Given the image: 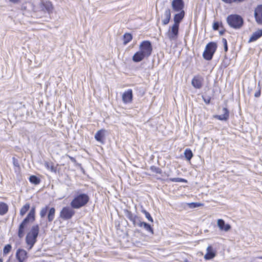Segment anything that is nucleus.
<instances>
[{"label":"nucleus","instance_id":"obj_1","mask_svg":"<svg viewBox=\"0 0 262 262\" xmlns=\"http://www.w3.org/2000/svg\"><path fill=\"white\" fill-rule=\"evenodd\" d=\"M185 11L177 12L174 15V24L170 26L168 31L166 33V35L170 40H176L179 34V25L181 21L185 16Z\"/></svg>","mask_w":262,"mask_h":262},{"label":"nucleus","instance_id":"obj_2","mask_svg":"<svg viewBox=\"0 0 262 262\" xmlns=\"http://www.w3.org/2000/svg\"><path fill=\"white\" fill-rule=\"evenodd\" d=\"M35 207H33L31 209L27 216L20 224L18 230V236L19 238H21L24 236L25 229L27 227L29 223H32L35 220Z\"/></svg>","mask_w":262,"mask_h":262},{"label":"nucleus","instance_id":"obj_3","mask_svg":"<svg viewBox=\"0 0 262 262\" xmlns=\"http://www.w3.org/2000/svg\"><path fill=\"white\" fill-rule=\"evenodd\" d=\"M90 198L85 193H77L70 203L72 208L79 209L85 206L89 201Z\"/></svg>","mask_w":262,"mask_h":262},{"label":"nucleus","instance_id":"obj_4","mask_svg":"<svg viewBox=\"0 0 262 262\" xmlns=\"http://www.w3.org/2000/svg\"><path fill=\"white\" fill-rule=\"evenodd\" d=\"M228 25L234 29H241L244 25L243 17L238 14H230L226 18Z\"/></svg>","mask_w":262,"mask_h":262},{"label":"nucleus","instance_id":"obj_5","mask_svg":"<svg viewBox=\"0 0 262 262\" xmlns=\"http://www.w3.org/2000/svg\"><path fill=\"white\" fill-rule=\"evenodd\" d=\"M217 49V44L214 42H210L205 47L203 56V58L207 60H210L212 59L213 56L215 52Z\"/></svg>","mask_w":262,"mask_h":262},{"label":"nucleus","instance_id":"obj_6","mask_svg":"<svg viewBox=\"0 0 262 262\" xmlns=\"http://www.w3.org/2000/svg\"><path fill=\"white\" fill-rule=\"evenodd\" d=\"M139 51L147 58L149 57L152 51L151 43L149 40H144L140 43Z\"/></svg>","mask_w":262,"mask_h":262},{"label":"nucleus","instance_id":"obj_7","mask_svg":"<svg viewBox=\"0 0 262 262\" xmlns=\"http://www.w3.org/2000/svg\"><path fill=\"white\" fill-rule=\"evenodd\" d=\"M48 211V220L49 222H51L55 217V209L54 207L49 208L48 206H46L41 209L39 214L40 217L43 218L46 215Z\"/></svg>","mask_w":262,"mask_h":262},{"label":"nucleus","instance_id":"obj_8","mask_svg":"<svg viewBox=\"0 0 262 262\" xmlns=\"http://www.w3.org/2000/svg\"><path fill=\"white\" fill-rule=\"evenodd\" d=\"M75 214V211L69 207H64L60 212V217L64 220L71 219Z\"/></svg>","mask_w":262,"mask_h":262},{"label":"nucleus","instance_id":"obj_9","mask_svg":"<svg viewBox=\"0 0 262 262\" xmlns=\"http://www.w3.org/2000/svg\"><path fill=\"white\" fill-rule=\"evenodd\" d=\"M125 215L129 220L134 226H139L140 223L142 222L140 218L136 215L133 214L131 211L125 209L124 210Z\"/></svg>","mask_w":262,"mask_h":262},{"label":"nucleus","instance_id":"obj_10","mask_svg":"<svg viewBox=\"0 0 262 262\" xmlns=\"http://www.w3.org/2000/svg\"><path fill=\"white\" fill-rule=\"evenodd\" d=\"M53 6L50 2H41L39 4V9L44 15H50L53 10Z\"/></svg>","mask_w":262,"mask_h":262},{"label":"nucleus","instance_id":"obj_11","mask_svg":"<svg viewBox=\"0 0 262 262\" xmlns=\"http://www.w3.org/2000/svg\"><path fill=\"white\" fill-rule=\"evenodd\" d=\"M172 11L179 12L184 11V3L183 0H172L171 2Z\"/></svg>","mask_w":262,"mask_h":262},{"label":"nucleus","instance_id":"obj_12","mask_svg":"<svg viewBox=\"0 0 262 262\" xmlns=\"http://www.w3.org/2000/svg\"><path fill=\"white\" fill-rule=\"evenodd\" d=\"M204 78L200 75H196L191 80L192 85L196 89H200L203 86Z\"/></svg>","mask_w":262,"mask_h":262},{"label":"nucleus","instance_id":"obj_13","mask_svg":"<svg viewBox=\"0 0 262 262\" xmlns=\"http://www.w3.org/2000/svg\"><path fill=\"white\" fill-rule=\"evenodd\" d=\"M133 91L131 89H128L125 91L122 96V101L124 103L127 104L132 103L133 101Z\"/></svg>","mask_w":262,"mask_h":262},{"label":"nucleus","instance_id":"obj_14","mask_svg":"<svg viewBox=\"0 0 262 262\" xmlns=\"http://www.w3.org/2000/svg\"><path fill=\"white\" fill-rule=\"evenodd\" d=\"M16 257L18 262H25L28 257V253L23 249H18L16 253Z\"/></svg>","mask_w":262,"mask_h":262},{"label":"nucleus","instance_id":"obj_15","mask_svg":"<svg viewBox=\"0 0 262 262\" xmlns=\"http://www.w3.org/2000/svg\"><path fill=\"white\" fill-rule=\"evenodd\" d=\"M254 17L258 24H262V5H258L254 10Z\"/></svg>","mask_w":262,"mask_h":262},{"label":"nucleus","instance_id":"obj_16","mask_svg":"<svg viewBox=\"0 0 262 262\" xmlns=\"http://www.w3.org/2000/svg\"><path fill=\"white\" fill-rule=\"evenodd\" d=\"M216 255L215 251L211 246H208L206 249V253L204 258L206 260L211 259Z\"/></svg>","mask_w":262,"mask_h":262},{"label":"nucleus","instance_id":"obj_17","mask_svg":"<svg viewBox=\"0 0 262 262\" xmlns=\"http://www.w3.org/2000/svg\"><path fill=\"white\" fill-rule=\"evenodd\" d=\"M223 114L219 115H215L214 118L221 121H227L229 117V112L228 110L224 107L222 110Z\"/></svg>","mask_w":262,"mask_h":262},{"label":"nucleus","instance_id":"obj_18","mask_svg":"<svg viewBox=\"0 0 262 262\" xmlns=\"http://www.w3.org/2000/svg\"><path fill=\"white\" fill-rule=\"evenodd\" d=\"M217 226L222 231H228L231 229V226L229 224H225V221L222 219H219L217 220Z\"/></svg>","mask_w":262,"mask_h":262},{"label":"nucleus","instance_id":"obj_19","mask_svg":"<svg viewBox=\"0 0 262 262\" xmlns=\"http://www.w3.org/2000/svg\"><path fill=\"white\" fill-rule=\"evenodd\" d=\"M164 18L162 19V22L163 25H167L171 18V10L169 8L165 9L163 14Z\"/></svg>","mask_w":262,"mask_h":262},{"label":"nucleus","instance_id":"obj_20","mask_svg":"<svg viewBox=\"0 0 262 262\" xmlns=\"http://www.w3.org/2000/svg\"><path fill=\"white\" fill-rule=\"evenodd\" d=\"M36 239L37 238L36 237L32 236L29 233L27 234L26 237V242L27 245L30 246L29 250L31 249L33 247L34 245L36 242Z\"/></svg>","mask_w":262,"mask_h":262},{"label":"nucleus","instance_id":"obj_21","mask_svg":"<svg viewBox=\"0 0 262 262\" xmlns=\"http://www.w3.org/2000/svg\"><path fill=\"white\" fill-rule=\"evenodd\" d=\"M144 58H147L140 51L136 52L133 56V60L135 62L141 61Z\"/></svg>","mask_w":262,"mask_h":262},{"label":"nucleus","instance_id":"obj_22","mask_svg":"<svg viewBox=\"0 0 262 262\" xmlns=\"http://www.w3.org/2000/svg\"><path fill=\"white\" fill-rule=\"evenodd\" d=\"M104 129H101L98 130L95 135V139L101 143H103V138H104Z\"/></svg>","mask_w":262,"mask_h":262},{"label":"nucleus","instance_id":"obj_23","mask_svg":"<svg viewBox=\"0 0 262 262\" xmlns=\"http://www.w3.org/2000/svg\"><path fill=\"white\" fill-rule=\"evenodd\" d=\"M262 36V35L260 32V31L258 30L256 31V32H254L250 38H249V40L248 41L249 42H251L256 41L258 38L261 37Z\"/></svg>","mask_w":262,"mask_h":262},{"label":"nucleus","instance_id":"obj_24","mask_svg":"<svg viewBox=\"0 0 262 262\" xmlns=\"http://www.w3.org/2000/svg\"><path fill=\"white\" fill-rule=\"evenodd\" d=\"M140 227H143L147 231L151 233L152 234H154V230L151 226L144 222H141L139 226Z\"/></svg>","mask_w":262,"mask_h":262},{"label":"nucleus","instance_id":"obj_25","mask_svg":"<svg viewBox=\"0 0 262 262\" xmlns=\"http://www.w3.org/2000/svg\"><path fill=\"white\" fill-rule=\"evenodd\" d=\"M30 235L36 237L38 236L39 233V226L38 225H34L32 227L31 230L29 233Z\"/></svg>","mask_w":262,"mask_h":262},{"label":"nucleus","instance_id":"obj_26","mask_svg":"<svg viewBox=\"0 0 262 262\" xmlns=\"http://www.w3.org/2000/svg\"><path fill=\"white\" fill-rule=\"evenodd\" d=\"M8 210V205L3 202H0V215L5 214Z\"/></svg>","mask_w":262,"mask_h":262},{"label":"nucleus","instance_id":"obj_27","mask_svg":"<svg viewBox=\"0 0 262 262\" xmlns=\"http://www.w3.org/2000/svg\"><path fill=\"white\" fill-rule=\"evenodd\" d=\"M133 38V36L131 34L126 33L123 35V43L124 45L127 44L130 42Z\"/></svg>","mask_w":262,"mask_h":262},{"label":"nucleus","instance_id":"obj_28","mask_svg":"<svg viewBox=\"0 0 262 262\" xmlns=\"http://www.w3.org/2000/svg\"><path fill=\"white\" fill-rule=\"evenodd\" d=\"M30 208V204L29 203H26L24 206H23L20 210V215L21 216H24L26 212L29 210Z\"/></svg>","mask_w":262,"mask_h":262},{"label":"nucleus","instance_id":"obj_29","mask_svg":"<svg viewBox=\"0 0 262 262\" xmlns=\"http://www.w3.org/2000/svg\"><path fill=\"white\" fill-rule=\"evenodd\" d=\"M33 16L37 18L48 17L49 15H44L43 13L41 12V10H38L34 11Z\"/></svg>","mask_w":262,"mask_h":262},{"label":"nucleus","instance_id":"obj_30","mask_svg":"<svg viewBox=\"0 0 262 262\" xmlns=\"http://www.w3.org/2000/svg\"><path fill=\"white\" fill-rule=\"evenodd\" d=\"M29 181L31 183L34 184L35 185H37L39 184L40 182V179L34 175L30 177Z\"/></svg>","mask_w":262,"mask_h":262},{"label":"nucleus","instance_id":"obj_31","mask_svg":"<svg viewBox=\"0 0 262 262\" xmlns=\"http://www.w3.org/2000/svg\"><path fill=\"white\" fill-rule=\"evenodd\" d=\"M184 155L186 159L190 161L193 157L192 151L190 149H186L184 151Z\"/></svg>","mask_w":262,"mask_h":262},{"label":"nucleus","instance_id":"obj_32","mask_svg":"<svg viewBox=\"0 0 262 262\" xmlns=\"http://www.w3.org/2000/svg\"><path fill=\"white\" fill-rule=\"evenodd\" d=\"M45 165L48 169L50 170L51 171L54 172H56V167L54 166L53 163L46 162Z\"/></svg>","mask_w":262,"mask_h":262},{"label":"nucleus","instance_id":"obj_33","mask_svg":"<svg viewBox=\"0 0 262 262\" xmlns=\"http://www.w3.org/2000/svg\"><path fill=\"white\" fill-rule=\"evenodd\" d=\"M168 180L173 182H187L186 180L180 178H170Z\"/></svg>","mask_w":262,"mask_h":262},{"label":"nucleus","instance_id":"obj_34","mask_svg":"<svg viewBox=\"0 0 262 262\" xmlns=\"http://www.w3.org/2000/svg\"><path fill=\"white\" fill-rule=\"evenodd\" d=\"M11 248L12 246L10 244L5 245L3 249V254L5 255L8 254L10 252Z\"/></svg>","mask_w":262,"mask_h":262},{"label":"nucleus","instance_id":"obj_35","mask_svg":"<svg viewBox=\"0 0 262 262\" xmlns=\"http://www.w3.org/2000/svg\"><path fill=\"white\" fill-rule=\"evenodd\" d=\"M142 212L145 214V217L149 221L153 222V219L148 212H147L145 210H142Z\"/></svg>","mask_w":262,"mask_h":262},{"label":"nucleus","instance_id":"obj_36","mask_svg":"<svg viewBox=\"0 0 262 262\" xmlns=\"http://www.w3.org/2000/svg\"><path fill=\"white\" fill-rule=\"evenodd\" d=\"M226 4H232L233 3H239L244 2L245 0H222Z\"/></svg>","mask_w":262,"mask_h":262},{"label":"nucleus","instance_id":"obj_37","mask_svg":"<svg viewBox=\"0 0 262 262\" xmlns=\"http://www.w3.org/2000/svg\"><path fill=\"white\" fill-rule=\"evenodd\" d=\"M150 170L157 173L161 174L162 173V170L160 168L154 166H152L150 167Z\"/></svg>","mask_w":262,"mask_h":262},{"label":"nucleus","instance_id":"obj_38","mask_svg":"<svg viewBox=\"0 0 262 262\" xmlns=\"http://www.w3.org/2000/svg\"><path fill=\"white\" fill-rule=\"evenodd\" d=\"M13 164L14 167L19 169V164L18 160L14 157L12 158Z\"/></svg>","mask_w":262,"mask_h":262},{"label":"nucleus","instance_id":"obj_39","mask_svg":"<svg viewBox=\"0 0 262 262\" xmlns=\"http://www.w3.org/2000/svg\"><path fill=\"white\" fill-rule=\"evenodd\" d=\"M221 25H222V23H220L218 21H214L213 24V29L214 30H218Z\"/></svg>","mask_w":262,"mask_h":262},{"label":"nucleus","instance_id":"obj_40","mask_svg":"<svg viewBox=\"0 0 262 262\" xmlns=\"http://www.w3.org/2000/svg\"><path fill=\"white\" fill-rule=\"evenodd\" d=\"M222 42L224 45V50L225 52H227L228 51V45H227V41L226 39L223 38L222 39Z\"/></svg>","mask_w":262,"mask_h":262},{"label":"nucleus","instance_id":"obj_41","mask_svg":"<svg viewBox=\"0 0 262 262\" xmlns=\"http://www.w3.org/2000/svg\"><path fill=\"white\" fill-rule=\"evenodd\" d=\"M201 204L197 203H191L188 204V206L190 208H194L201 206Z\"/></svg>","mask_w":262,"mask_h":262},{"label":"nucleus","instance_id":"obj_42","mask_svg":"<svg viewBox=\"0 0 262 262\" xmlns=\"http://www.w3.org/2000/svg\"><path fill=\"white\" fill-rule=\"evenodd\" d=\"M261 92L260 88H259V83H258V90L255 92L254 96L256 98L259 97L260 96Z\"/></svg>","mask_w":262,"mask_h":262},{"label":"nucleus","instance_id":"obj_43","mask_svg":"<svg viewBox=\"0 0 262 262\" xmlns=\"http://www.w3.org/2000/svg\"><path fill=\"white\" fill-rule=\"evenodd\" d=\"M203 100H204V101L206 104H209V103H210V99H211L210 97L206 98V97H203Z\"/></svg>","mask_w":262,"mask_h":262},{"label":"nucleus","instance_id":"obj_44","mask_svg":"<svg viewBox=\"0 0 262 262\" xmlns=\"http://www.w3.org/2000/svg\"><path fill=\"white\" fill-rule=\"evenodd\" d=\"M9 1H10V2H11L13 3H14V4L17 3L20 1V0H9Z\"/></svg>","mask_w":262,"mask_h":262},{"label":"nucleus","instance_id":"obj_45","mask_svg":"<svg viewBox=\"0 0 262 262\" xmlns=\"http://www.w3.org/2000/svg\"><path fill=\"white\" fill-rule=\"evenodd\" d=\"M220 34H223L224 33V32L223 31H220Z\"/></svg>","mask_w":262,"mask_h":262},{"label":"nucleus","instance_id":"obj_46","mask_svg":"<svg viewBox=\"0 0 262 262\" xmlns=\"http://www.w3.org/2000/svg\"><path fill=\"white\" fill-rule=\"evenodd\" d=\"M3 259L2 258H0V262H3Z\"/></svg>","mask_w":262,"mask_h":262},{"label":"nucleus","instance_id":"obj_47","mask_svg":"<svg viewBox=\"0 0 262 262\" xmlns=\"http://www.w3.org/2000/svg\"><path fill=\"white\" fill-rule=\"evenodd\" d=\"M70 158L71 160H74V159L73 158H72V157H70Z\"/></svg>","mask_w":262,"mask_h":262},{"label":"nucleus","instance_id":"obj_48","mask_svg":"<svg viewBox=\"0 0 262 262\" xmlns=\"http://www.w3.org/2000/svg\"><path fill=\"white\" fill-rule=\"evenodd\" d=\"M259 259H262V256H260L258 257Z\"/></svg>","mask_w":262,"mask_h":262}]
</instances>
